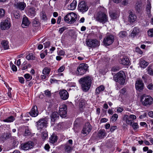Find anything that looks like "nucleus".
Masks as SVG:
<instances>
[{
	"label": "nucleus",
	"instance_id": "f257e3e1",
	"mask_svg": "<svg viewBox=\"0 0 153 153\" xmlns=\"http://www.w3.org/2000/svg\"><path fill=\"white\" fill-rule=\"evenodd\" d=\"M92 80L91 77L89 76L83 77L79 80L83 91L86 92L89 90L91 84Z\"/></svg>",
	"mask_w": 153,
	"mask_h": 153
},
{
	"label": "nucleus",
	"instance_id": "f03ea898",
	"mask_svg": "<svg viewBox=\"0 0 153 153\" xmlns=\"http://www.w3.org/2000/svg\"><path fill=\"white\" fill-rule=\"evenodd\" d=\"M94 18L96 21L103 24L105 23L108 21L107 15L102 11H100L96 13L94 16Z\"/></svg>",
	"mask_w": 153,
	"mask_h": 153
},
{
	"label": "nucleus",
	"instance_id": "7ed1b4c3",
	"mask_svg": "<svg viewBox=\"0 0 153 153\" xmlns=\"http://www.w3.org/2000/svg\"><path fill=\"white\" fill-rule=\"evenodd\" d=\"M126 75L124 72L123 71H120L114 75L113 78L114 80L117 82L122 85L124 84L125 81Z\"/></svg>",
	"mask_w": 153,
	"mask_h": 153
},
{
	"label": "nucleus",
	"instance_id": "20e7f679",
	"mask_svg": "<svg viewBox=\"0 0 153 153\" xmlns=\"http://www.w3.org/2000/svg\"><path fill=\"white\" fill-rule=\"evenodd\" d=\"M77 16L74 13H71L67 14L64 17L65 21L69 24L74 22L76 19Z\"/></svg>",
	"mask_w": 153,
	"mask_h": 153
},
{
	"label": "nucleus",
	"instance_id": "39448f33",
	"mask_svg": "<svg viewBox=\"0 0 153 153\" xmlns=\"http://www.w3.org/2000/svg\"><path fill=\"white\" fill-rule=\"evenodd\" d=\"M141 102L145 106L150 105L153 102V99L149 96L145 95L142 96L141 98Z\"/></svg>",
	"mask_w": 153,
	"mask_h": 153
},
{
	"label": "nucleus",
	"instance_id": "423d86ee",
	"mask_svg": "<svg viewBox=\"0 0 153 153\" xmlns=\"http://www.w3.org/2000/svg\"><path fill=\"white\" fill-rule=\"evenodd\" d=\"M38 130H41L47 127V122L45 118L41 119L36 123Z\"/></svg>",
	"mask_w": 153,
	"mask_h": 153
},
{
	"label": "nucleus",
	"instance_id": "0eeeda50",
	"mask_svg": "<svg viewBox=\"0 0 153 153\" xmlns=\"http://www.w3.org/2000/svg\"><path fill=\"white\" fill-rule=\"evenodd\" d=\"M88 68L87 64L84 63L81 64L78 67L77 71L79 74L83 75L88 71Z\"/></svg>",
	"mask_w": 153,
	"mask_h": 153
},
{
	"label": "nucleus",
	"instance_id": "6e6552de",
	"mask_svg": "<svg viewBox=\"0 0 153 153\" xmlns=\"http://www.w3.org/2000/svg\"><path fill=\"white\" fill-rule=\"evenodd\" d=\"M10 19L7 18L5 20L2 21L0 24V27L1 30H4L8 29L11 26Z\"/></svg>",
	"mask_w": 153,
	"mask_h": 153
},
{
	"label": "nucleus",
	"instance_id": "1a4fd4ad",
	"mask_svg": "<svg viewBox=\"0 0 153 153\" xmlns=\"http://www.w3.org/2000/svg\"><path fill=\"white\" fill-rule=\"evenodd\" d=\"M87 46L91 48L96 47L100 45V42L96 39H88L86 42Z\"/></svg>",
	"mask_w": 153,
	"mask_h": 153
},
{
	"label": "nucleus",
	"instance_id": "9d476101",
	"mask_svg": "<svg viewBox=\"0 0 153 153\" xmlns=\"http://www.w3.org/2000/svg\"><path fill=\"white\" fill-rule=\"evenodd\" d=\"M67 110V106L66 105H62L59 106V112L61 117L64 118L66 116Z\"/></svg>",
	"mask_w": 153,
	"mask_h": 153
},
{
	"label": "nucleus",
	"instance_id": "9b49d317",
	"mask_svg": "<svg viewBox=\"0 0 153 153\" xmlns=\"http://www.w3.org/2000/svg\"><path fill=\"white\" fill-rule=\"evenodd\" d=\"M92 127L89 123H86L84 125L81 133L86 136L91 131Z\"/></svg>",
	"mask_w": 153,
	"mask_h": 153
},
{
	"label": "nucleus",
	"instance_id": "f8f14e48",
	"mask_svg": "<svg viewBox=\"0 0 153 153\" xmlns=\"http://www.w3.org/2000/svg\"><path fill=\"white\" fill-rule=\"evenodd\" d=\"M114 37L113 36L108 35L104 38L103 41V43L105 45H109L114 42Z\"/></svg>",
	"mask_w": 153,
	"mask_h": 153
},
{
	"label": "nucleus",
	"instance_id": "ddd939ff",
	"mask_svg": "<svg viewBox=\"0 0 153 153\" xmlns=\"http://www.w3.org/2000/svg\"><path fill=\"white\" fill-rule=\"evenodd\" d=\"M78 10L81 12L83 13L88 10V7L84 1H80L78 5Z\"/></svg>",
	"mask_w": 153,
	"mask_h": 153
},
{
	"label": "nucleus",
	"instance_id": "4468645a",
	"mask_svg": "<svg viewBox=\"0 0 153 153\" xmlns=\"http://www.w3.org/2000/svg\"><path fill=\"white\" fill-rule=\"evenodd\" d=\"M73 141L71 139L68 140V142L64 145V149L65 151L67 153L71 152L73 149Z\"/></svg>",
	"mask_w": 153,
	"mask_h": 153
},
{
	"label": "nucleus",
	"instance_id": "2eb2a0df",
	"mask_svg": "<svg viewBox=\"0 0 153 153\" xmlns=\"http://www.w3.org/2000/svg\"><path fill=\"white\" fill-rule=\"evenodd\" d=\"M59 94L60 98L63 100H67L69 97V94L67 91L64 89L59 91Z\"/></svg>",
	"mask_w": 153,
	"mask_h": 153
},
{
	"label": "nucleus",
	"instance_id": "dca6fc26",
	"mask_svg": "<svg viewBox=\"0 0 153 153\" xmlns=\"http://www.w3.org/2000/svg\"><path fill=\"white\" fill-rule=\"evenodd\" d=\"M144 86V84L142 80H138L136 82L135 87L139 91H141L143 89Z\"/></svg>",
	"mask_w": 153,
	"mask_h": 153
},
{
	"label": "nucleus",
	"instance_id": "f3484780",
	"mask_svg": "<svg viewBox=\"0 0 153 153\" xmlns=\"http://www.w3.org/2000/svg\"><path fill=\"white\" fill-rule=\"evenodd\" d=\"M33 144V143L32 141H29L27 143L22 144V148L24 150H27L32 148Z\"/></svg>",
	"mask_w": 153,
	"mask_h": 153
},
{
	"label": "nucleus",
	"instance_id": "a211bd4d",
	"mask_svg": "<svg viewBox=\"0 0 153 153\" xmlns=\"http://www.w3.org/2000/svg\"><path fill=\"white\" fill-rule=\"evenodd\" d=\"M36 9L34 7H31L27 10L26 13L27 15L30 17L33 18L36 14Z\"/></svg>",
	"mask_w": 153,
	"mask_h": 153
},
{
	"label": "nucleus",
	"instance_id": "6ab92c4d",
	"mask_svg": "<svg viewBox=\"0 0 153 153\" xmlns=\"http://www.w3.org/2000/svg\"><path fill=\"white\" fill-rule=\"evenodd\" d=\"M29 113L33 117H35L38 116L39 112L37 106L36 105L33 106Z\"/></svg>",
	"mask_w": 153,
	"mask_h": 153
},
{
	"label": "nucleus",
	"instance_id": "aec40b11",
	"mask_svg": "<svg viewBox=\"0 0 153 153\" xmlns=\"http://www.w3.org/2000/svg\"><path fill=\"white\" fill-rule=\"evenodd\" d=\"M14 5L17 9L22 11L24 10L26 6L25 3L23 2L16 3Z\"/></svg>",
	"mask_w": 153,
	"mask_h": 153
},
{
	"label": "nucleus",
	"instance_id": "412c9836",
	"mask_svg": "<svg viewBox=\"0 0 153 153\" xmlns=\"http://www.w3.org/2000/svg\"><path fill=\"white\" fill-rule=\"evenodd\" d=\"M151 4L150 1L148 0L147 1L146 11L149 17L151 16Z\"/></svg>",
	"mask_w": 153,
	"mask_h": 153
},
{
	"label": "nucleus",
	"instance_id": "4be33fe9",
	"mask_svg": "<svg viewBox=\"0 0 153 153\" xmlns=\"http://www.w3.org/2000/svg\"><path fill=\"white\" fill-rule=\"evenodd\" d=\"M30 24V22L28 20V18L25 16H24L23 18L22 26V27L25 28L28 26Z\"/></svg>",
	"mask_w": 153,
	"mask_h": 153
},
{
	"label": "nucleus",
	"instance_id": "5701e85b",
	"mask_svg": "<svg viewBox=\"0 0 153 153\" xmlns=\"http://www.w3.org/2000/svg\"><path fill=\"white\" fill-rule=\"evenodd\" d=\"M123 120L125 121L127 125H131L133 122L132 120H131L128 117V115H125L123 117Z\"/></svg>",
	"mask_w": 153,
	"mask_h": 153
},
{
	"label": "nucleus",
	"instance_id": "b1692460",
	"mask_svg": "<svg viewBox=\"0 0 153 153\" xmlns=\"http://www.w3.org/2000/svg\"><path fill=\"white\" fill-rule=\"evenodd\" d=\"M120 62L123 65H129V61L128 58L126 57H124L120 59Z\"/></svg>",
	"mask_w": 153,
	"mask_h": 153
},
{
	"label": "nucleus",
	"instance_id": "393cba45",
	"mask_svg": "<svg viewBox=\"0 0 153 153\" xmlns=\"http://www.w3.org/2000/svg\"><path fill=\"white\" fill-rule=\"evenodd\" d=\"M107 133L104 129L100 130L98 132V137L100 139L104 138L106 135Z\"/></svg>",
	"mask_w": 153,
	"mask_h": 153
},
{
	"label": "nucleus",
	"instance_id": "a878e982",
	"mask_svg": "<svg viewBox=\"0 0 153 153\" xmlns=\"http://www.w3.org/2000/svg\"><path fill=\"white\" fill-rule=\"evenodd\" d=\"M140 66L143 68H146L149 64V63L143 59H141L139 61Z\"/></svg>",
	"mask_w": 153,
	"mask_h": 153
},
{
	"label": "nucleus",
	"instance_id": "bb28decb",
	"mask_svg": "<svg viewBox=\"0 0 153 153\" xmlns=\"http://www.w3.org/2000/svg\"><path fill=\"white\" fill-rule=\"evenodd\" d=\"M11 137L10 133H4L1 136V139L3 141H5L10 138Z\"/></svg>",
	"mask_w": 153,
	"mask_h": 153
},
{
	"label": "nucleus",
	"instance_id": "cd10ccee",
	"mask_svg": "<svg viewBox=\"0 0 153 153\" xmlns=\"http://www.w3.org/2000/svg\"><path fill=\"white\" fill-rule=\"evenodd\" d=\"M136 18V16L134 14L132 13L129 16L128 21L130 23H133L135 21Z\"/></svg>",
	"mask_w": 153,
	"mask_h": 153
},
{
	"label": "nucleus",
	"instance_id": "c85d7f7f",
	"mask_svg": "<svg viewBox=\"0 0 153 153\" xmlns=\"http://www.w3.org/2000/svg\"><path fill=\"white\" fill-rule=\"evenodd\" d=\"M105 87L103 85H101L98 87L96 89V94H99L102 93Z\"/></svg>",
	"mask_w": 153,
	"mask_h": 153
},
{
	"label": "nucleus",
	"instance_id": "c756f323",
	"mask_svg": "<svg viewBox=\"0 0 153 153\" xmlns=\"http://www.w3.org/2000/svg\"><path fill=\"white\" fill-rule=\"evenodd\" d=\"M77 1L76 0H74L73 2L68 6V9L71 10H74L76 6Z\"/></svg>",
	"mask_w": 153,
	"mask_h": 153
},
{
	"label": "nucleus",
	"instance_id": "7c9ffc66",
	"mask_svg": "<svg viewBox=\"0 0 153 153\" xmlns=\"http://www.w3.org/2000/svg\"><path fill=\"white\" fill-rule=\"evenodd\" d=\"M51 120L52 122H54L58 119L59 117L58 114L56 112H53L51 115Z\"/></svg>",
	"mask_w": 153,
	"mask_h": 153
},
{
	"label": "nucleus",
	"instance_id": "2f4dec72",
	"mask_svg": "<svg viewBox=\"0 0 153 153\" xmlns=\"http://www.w3.org/2000/svg\"><path fill=\"white\" fill-rule=\"evenodd\" d=\"M139 32V30L136 27H135L134 28L130 36L131 37L133 38Z\"/></svg>",
	"mask_w": 153,
	"mask_h": 153
},
{
	"label": "nucleus",
	"instance_id": "473e14b6",
	"mask_svg": "<svg viewBox=\"0 0 153 153\" xmlns=\"http://www.w3.org/2000/svg\"><path fill=\"white\" fill-rule=\"evenodd\" d=\"M15 119L14 117L12 116H11L8 117L7 119L2 120V121L4 122H11L14 120Z\"/></svg>",
	"mask_w": 153,
	"mask_h": 153
},
{
	"label": "nucleus",
	"instance_id": "72a5a7b5",
	"mask_svg": "<svg viewBox=\"0 0 153 153\" xmlns=\"http://www.w3.org/2000/svg\"><path fill=\"white\" fill-rule=\"evenodd\" d=\"M8 42L5 40L2 41L1 42V44L3 47L4 49H7L9 48V45L8 44Z\"/></svg>",
	"mask_w": 153,
	"mask_h": 153
},
{
	"label": "nucleus",
	"instance_id": "f704fd0d",
	"mask_svg": "<svg viewBox=\"0 0 153 153\" xmlns=\"http://www.w3.org/2000/svg\"><path fill=\"white\" fill-rule=\"evenodd\" d=\"M57 140V136L54 135H52L50 138V142L52 143H55L56 141Z\"/></svg>",
	"mask_w": 153,
	"mask_h": 153
},
{
	"label": "nucleus",
	"instance_id": "c9c22d12",
	"mask_svg": "<svg viewBox=\"0 0 153 153\" xmlns=\"http://www.w3.org/2000/svg\"><path fill=\"white\" fill-rule=\"evenodd\" d=\"M50 70V68L48 67H45L42 71V74L44 75H48Z\"/></svg>",
	"mask_w": 153,
	"mask_h": 153
},
{
	"label": "nucleus",
	"instance_id": "e433bc0d",
	"mask_svg": "<svg viewBox=\"0 0 153 153\" xmlns=\"http://www.w3.org/2000/svg\"><path fill=\"white\" fill-rule=\"evenodd\" d=\"M41 137L43 140H45L48 138L47 132L45 130L42 133Z\"/></svg>",
	"mask_w": 153,
	"mask_h": 153
},
{
	"label": "nucleus",
	"instance_id": "4c0bfd02",
	"mask_svg": "<svg viewBox=\"0 0 153 153\" xmlns=\"http://www.w3.org/2000/svg\"><path fill=\"white\" fill-rule=\"evenodd\" d=\"M111 17L113 19H116L119 16V15L116 12H113L110 13Z\"/></svg>",
	"mask_w": 153,
	"mask_h": 153
},
{
	"label": "nucleus",
	"instance_id": "58836bf2",
	"mask_svg": "<svg viewBox=\"0 0 153 153\" xmlns=\"http://www.w3.org/2000/svg\"><path fill=\"white\" fill-rule=\"evenodd\" d=\"M127 34L126 32L125 31H120L119 33V36L121 38H124L126 37Z\"/></svg>",
	"mask_w": 153,
	"mask_h": 153
},
{
	"label": "nucleus",
	"instance_id": "ea45409f",
	"mask_svg": "<svg viewBox=\"0 0 153 153\" xmlns=\"http://www.w3.org/2000/svg\"><path fill=\"white\" fill-rule=\"evenodd\" d=\"M35 56L33 55V53H30L28 54L26 57V59L28 60L34 59Z\"/></svg>",
	"mask_w": 153,
	"mask_h": 153
},
{
	"label": "nucleus",
	"instance_id": "a19ab883",
	"mask_svg": "<svg viewBox=\"0 0 153 153\" xmlns=\"http://www.w3.org/2000/svg\"><path fill=\"white\" fill-rule=\"evenodd\" d=\"M135 8L136 10L139 11L141 8V3L140 2L136 3L135 6Z\"/></svg>",
	"mask_w": 153,
	"mask_h": 153
},
{
	"label": "nucleus",
	"instance_id": "79ce46f5",
	"mask_svg": "<svg viewBox=\"0 0 153 153\" xmlns=\"http://www.w3.org/2000/svg\"><path fill=\"white\" fill-rule=\"evenodd\" d=\"M5 10L3 8H0V19L4 17L5 16Z\"/></svg>",
	"mask_w": 153,
	"mask_h": 153
},
{
	"label": "nucleus",
	"instance_id": "37998d69",
	"mask_svg": "<svg viewBox=\"0 0 153 153\" xmlns=\"http://www.w3.org/2000/svg\"><path fill=\"white\" fill-rule=\"evenodd\" d=\"M24 76L27 81L30 80L32 78V76L29 74H25Z\"/></svg>",
	"mask_w": 153,
	"mask_h": 153
},
{
	"label": "nucleus",
	"instance_id": "c03bdc74",
	"mask_svg": "<svg viewBox=\"0 0 153 153\" xmlns=\"http://www.w3.org/2000/svg\"><path fill=\"white\" fill-rule=\"evenodd\" d=\"M118 117V115L116 114H114L112 116L111 119V121L114 122H115L117 120Z\"/></svg>",
	"mask_w": 153,
	"mask_h": 153
},
{
	"label": "nucleus",
	"instance_id": "a18cd8bd",
	"mask_svg": "<svg viewBox=\"0 0 153 153\" xmlns=\"http://www.w3.org/2000/svg\"><path fill=\"white\" fill-rule=\"evenodd\" d=\"M25 136H28L31 134L30 130L28 127H26L25 128Z\"/></svg>",
	"mask_w": 153,
	"mask_h": 153
},
{
	"label": "nucleus",
	"instance_id": "49530a36",
	"mask_svg": "<svg viewBox=\"0 0 153 153\" xmlns=\"http://www.w3.org/2000/svg\"><path fill=\"white\" fill-rule=\"evenodd\" d=\"M148 73L151 75H153V71L150 66H149L147 68Z\"/></svg>",
	"mask_w": 153,
	"mask_h": 153
},
{
	"label": "nucleus",
	"instance_id": "de8ad7c7",
	"mask_svg": "<svg viewBox=\"0 0 153 153\" xmlns=\"http://www.w3.org/2000/svg\"><path fill=\"white\" fill-rule=\"evenodd\" d=\"M41 18L44 21H46L47 20V18L45 13L44 12H42L41 15Z\"/></svg>",
	"mask_w": 153,
	"mask_h": 153
},
{
	"label": "nucleus",
	"instance_id": "09e8293b",
	"mask_svg": "<svg viewBox=\"0 0 153 153\" xmlns=\"http://www.w3.org/2000/svg\"><path fill=\"white\" fill-rule=\"evenodd\" d=\"M13 14L14 17L16 19L19 18L20 17V14L17 11H15L14 12Z\"/></svg>",
	"mask_w": 153,
	"mask_h": 153
},
{
	"label": "nucleus",
	"instance_id": "8fccbe9b",
	"mask_svg": "<svg viewBox=\"0 0 153 153\" xmlns=\"http://www.w3.org/2000/svg\"><path fill=\"white\" fill-rule=\"evenodd\" d=\"M148 35L151 37H153V28L149 29L148 31Z\"/></svg>",
	"mask_w": 153,
	"mask_h": 153
},
{
	"label": "nucleus",
	"instance_id": "3c124183",
	"mask_svg": "<svg viewBox=\"0 0 153 153\" xmlns=\"http://www.w3.org/2000/svg\"><path fill=\"white\" fill-rule=\"evenodd\" d=\"M134 130H136L139 128V126L137 123H134L132 124H131Z\"/></svg>",
	"mask_w": 153,
	"mask_h": 153
},
{
	"label": "nucleus",
	"instance_id": "603ef678",
	"mask_svg": "<svg viewBox=\"0 0 153 153\" xmlns=\"http://www.w3.org/2000/svg\"><path fill=\"white\" fill-rule=\"evenodd\" d=\"M65 69V67L64 66L62 65L60 67L59 69L58 70V73H61Z\"/></svg>",
	"mask_w": 153,
	"mask_h": 153
},
{
	"label": "nucleus",
	"instance_id": "864d4df0",
	"mask_svg": "<svg viewBox=\"0 0 153 153\" xmlns=\"http://www.w3.org/2000/svg\"><path fill=\"white\" fill-rule=\"evenodd\" d=\"M128 117L131 120H132L133 122V120L136 119L137 118L136 116L133 114H131L129 116L128 115Z\"/></svg>",
	"mask_w": 153,
	"mask_h": 153
},
{
	"label": "nucleus",
	"instance_id": "5fc2aeb1",
	"mask_svg": "<svg viewBox=\"0 0 153 153\" xmlns=\"http://www.w3.org/2000/svg\"><path fill=\"white\" fill-rule=\"evenodd\" d=\"M45 95L49 97L51 96V93L50 91L48 90H46L45 91Z\"/></svg>",
	"mask_w": 153,
	"mask_h": 153
},
{
	"label": "nucleus",
	"instance_id": "6e6d98bb",
	"mask_svg": "<svg viewBox=\"0 0 153 153\" xmlns=\"http://www.w3.org/2000/svg\"><path fill=\"white\" fill-rule=\"evenodd\" d=\"M45 48H48L50 45V42H45L43 44Z\"/></svg>",
	"mask_w": 153,
	"mask_h": 153
},
{
	"label": "nucleus",
	"instance_id": "4d7b16f0",
	"mask_svg": "<svg viewBox=\"0 0 153 153\" xmlns=\"http://www.w3.org/2000/svg\"><path fill=\"white\" fill-rule=\"evenodd\" d=\"M117 128V126H111L110 128V131L111 132H113Z\"/></svg>",
	"mask_w": 153,
	"mask_h": 153
},
{
	"label": "nucleus",
	"instance_id": "13d9d810",
	"mask_svg": "<svg viewBox=\"0 0 153 153\" xmlns=\"http://www.w3.org/2000/svg\"><path fill=\"white\" fill-rule=\"evenodd\" d=\"M124 110L123 108L122 107H119L117 108V111L118 113H121Z\"/></svg>",
	"mask_w": 153,
	"mask_h": 153
},
{
	"label": "nucleus",
	"instance_id": "bf43d9fd",
	"mask_svg": "<svg viewBox=\"0 0 153 153\" xmlns=\"http://www.w3.org/2000/svg\"><path fill=\"white\" fill-rule=\"evenodd\" d=\"M19 80L20 82L22 84H23L24 83V79L22 77H19Z\"/></svg>",
	"mask_w": 153,
	"mask_h": 153
},
{
	"label": "nucleus",
	"instance_id": "052dcab7",
	"mask_svg": "<svg viewBox=\"0 0 153 153\" xmlns=\"http://www.w3.org/2000/svg\"><path fill=\"white\" fill-rule=\"evenodd\" d=\"M18 143H19L18 141L17 140H13L12 144L14 147H15L17 146Z\"/></svg>",
	"mask_w": 153,
	"mask_h": 153
},
{
	"label": "nucleus",
	"instance_id": "680f3d73",
	"mask_svg": "<svg viewBox=\"0 0 153 153\" xmlns=\"http://www.w3.org/2000/svg\"><path fill=\"white\" fill-rule=\"evenodd\" d=\"M65 53V52L64 51L60 50L59 51L58 53V55L60 56H64Z\"/></svg>",
	"mask_w": 153,
	"mask_h": 153
},
{
	"label": "nucleus",
	"instance_id": "e2e57ef3",
	"mask_svg": "<svg viewBox=\"0 0 153 153\" xmlns=\"http://www.w3.org/2000/svg\"><path fill=\"white\" fill-rule=\"evenodd\" d=\"M136 51L140 54H142L143 53L142 51L139 48H136Z\"/></svg>",
	"mask_w": 153,
	"mask_h": 153
},
{
	"label": "nucleus",
	"instance_id": "0e129e2a",
	"mask_svg": "<svg viewBox=\"0 0 153 153\" xmlns=\"http://www.w3.org/2000/svg\"><path fill=\"white\" fill-rule=\"evenodd\" d=\"M128 4V0H123L122 2V4L123 5H126Z\"/></svg>",
	"mask_w": 153,
	"mask_h": 153
},
{
	"label": "nucleus",
	"instance_id": "69168bd1",
	"mask_svg": "<svg viewBox=\"0 0 153 153\" xmlns=\"http://www.w3.org/2000/svg\"><path fill=\"white\" fill-rule=\"evenodd\" d=\"M85 104V102L83 101L81 102L79 104V106L80 108H82L84 106Z\"/></svg>",
	"mask_w": 153,
	"mask_h": 153
},
{
	"label": "nucleus",
	"instance_id": "338daca9",
	"mask_svg": "<svg viewBox=\"0 0 153 153\" xmlns=\"http://www.w3.org/2000/svg\"><path fill=\"white\" fill-rule=\"evenodd\" d=\"M11 67L13 71H17V67L15 65H13Z\"/></svg>",
	"mask_w": 153,
	"mask_h": 153
},
{
	"label": "nucleus",
	"instance_id": "774afa93",
	"mask_svg": "<svg viewBox=\"0 0 153 153\" xmlns=\"http://www.w3.org/2000/svg\"><path fill=\"white\" fill-rule=\"evenodd\" d=\"M147 88L150 90L153 89V85L152 84H149L147 86Z\"/></svg>",
	"mask_w": 153,
	"mask_h": 153
}]
</instances>
